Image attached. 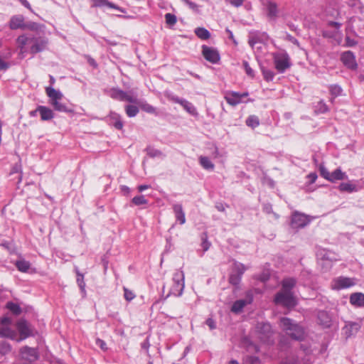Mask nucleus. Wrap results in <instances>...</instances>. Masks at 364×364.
Masks as SVG:
<instances>
[{
	"mask_svg": "<svg viewBox=\"0 0 364 364\" xmlns=\"http://www.w3.org/2000/svg\"><path fill=\"white\" fill-rule=\"evenodd\" d=\"M22 166L20 162L16 163L11 169V174L18 173L19 180L21 179Z\"/></svg>",
	"mask_w": 364,
	"mask_h": 364,
	"instance_id": "48",
	"label": "nucleus"
},
{
	"mask_svg": "<svg viewBox=\"0 0 364 364\" xmlns=\"http://www.w3.org/2000/svg\"><path fill=\"white\" fill-rule=\"evenodd\" d=\"M203 55L208 61L215 64L220 60V55L218 52L212 48L203 46Z\"/></svg>",
	"mask_w": 364,
	"mask_h": 364,
	"instance_id": "12",
	"label": "nucleus"
},
{
	"mask_svg": "<svg viewBox=\"0 0 364 364\" xmlns=\"http://www.w3.org/2000/svg\"><path fill=\"white\" fill-rule=\"evenodd\" d=\"M329 92L333 97H336L341 95L343 90L338 85H331L329 86Z\"/></svg>",
	"mask_w": 364,
	"mask_h": 364,
	"instance_id": "37",
	"label": "nucleus"
},
{
	"mask_svg": "<svg viewBox=\"0 0 364 364\" xmlns=\"http://www.w3.org/2000/svg\"><path fill=\"white\" fill-rule=\"evenodd\" d=\"M141 109L149 114H156V109L153 107L152 105L146 103V102H142L140 104Z\"/></svg>",
	"mask_w": 364,
	"mask_h": 364,
	"instance_id": "41",
	"label": "nucleus"
},
{
	"mask_svg": "<svg viewBox=\"0 0 364 364\" xmlns=\"http://www.w3.org/2000/svg\"><path fill=\"white\" fill-rule=\"evenodd\" d=\"M353 284L352 280L347 277H339L335 281V287L338 289L348 288Z\"/></svg>",
	"mask_w": 364,
	"mask_h": 364,
	"instance_id": "26",
	"label": "nucleus"
},
{
	"mask_svg": "<svg viewBox=\"0 0 364 364\" xmlns=\"http://www.w3.org/2000/svg\"><path fill=\"white\" fill-rule=\"evenodd\" d=\"M31 41L33 42V44L31 47V53L33 54H36L44 50L48 44V41L46 39L41 38H32Z\"/></svg>",
	"mask_w": 364,
	"mask_h": 364,
	"instance_id": "14",
	"label": "nucleus"
},
{
	"mask_svg": "<svg viewBox=\"0 0 364 364\" xmlns=\"http://www.w3.org/2000/svg\"><path fill=\"white\" fill-rule=\"evenodd\" d=\"M16 336V332L9 327L0 328V337L9 338L10 339H15Z\"/></svg>",
	"mask_w": 364,
	"mask_h": 364,
	"instance_id": "29",
	"label": "nucleus"
},
{
	"mask_svg": "<svg viewBox=\"0 0 364 364\" xmlns=\"http://www.w3.org/2000/svg\"><path fill=\"white\" fill-rule=\"evenodd\" d=\"M360 189L361 186L350 182L341 183L338 186V190L341 192H346L349 193L358 192Z\"/></svg>",
	"mask_w": 364,
	"mask_h": 364,
	"instance_id": "21",
	"label": "nucleus"
},
{
	"mask_svg": "<svg viewBox=\"0 0 364 364\" xmlns=\"http://www.w3.org/2000/svg\"><path fill=\"white\" fill-rule=\"evenodd\" d=\"M328 109V106L323 101H320L316 107V111L318 113H325Z\"/></svg>",
	"mask_w": 364,
	"mask_h": 364,
	"instance_id": "49",
	"label": "nucleus"
},
{
	"mask_svg": "<svg viewBox=\"0 0 364 364\" xmlns=\"http://www.w3.org/2000/svg\"><path fill=\"white\" fill-rule=\"evenodd\" d=\"M318 323L324 328L330 327L331 318L329 314L325 311H320L317 314Z\"/></svg>",
	"mask_w": 364,
	"mask_h": 364,
	"instance_id": "20",
	"label": "nucleus"
},
{
	"mask_svg": "<svg viewBox=\"0 0 364 364\" xmlns=\"http://www.w3.org/2000/svg\"><path fill=\"white\" fill-rule=\"evenodd\" d=\"M125 111L128 117H134L138 114L139 109L134 105H127L125 107Z\"/></svg>",
	"mask_w": 364,
	"mask_h": 364,
	"instance_id": "38",
	"label": "nucleus"
},
{
	"mask_svg": "<svg viewBox=\"0 0 364 364\" xmlns=\"http://www.w3.org/2000/svg\"><path fill=\"white\" fill-rule=\"evenodd\" d=\"M15 264L18 270L22 272H28L31 267L30 262L23 259L17 260Z\"/></svg>",
	"mask_w": 364,
	"mask_h": 364,
	"instance_id": "33",
	"label": "nucleus"
},
{
	"mask_svg": "<svg viewBox=\"0 0 364 364\" xmlns=\"http://www.w3.org/2000/svg\"><path fill=\"white\" fill-rule=\"evenodd\" d=\"M93 1L92 6L95 7H102V6H107L111 9H116L122 13H126V11L124 9L119 7V6L107 1V0H92Z\"/></svg>",
	"mask_w": 364,
	"mask_h": 364,
	"instance_id": "19",
	"label": "nucleus"
},
{
	"mask_svg": "<svg viewBox=\"0 0 364 364\" xmlns=\"http://www.w3.org/2000/svg\"><path fill=\"white\" fill-rule=\"evenodd\" d=\"M111 123L114 125V127L117 129H122L123 127V123L121 120V117L119 114L117 113L111 112L109 116Z\"/></svg>",
	"mask_w": 364,
	"mask_h": 364,
	"instance_id": "28",
	"label": "nucleus"
},
{
	"mask_svg": "<svg viewBox=\"0 0 364 364\" xmlns=\"http://www.w3.org/2000/svg\"><path fill=\"white\" fill-rule=\"evenodd\" d=\"M6 308L9 309L15 316H18L21 314L22 309L18 304L12 301H9L6 304Z\"/></svg>",
	"mask_w": 364,
	"mask_h": 364,
	"instance_id": "34",
	"label": "nucleus"
},
{
	"mask_svg": "<svg viewBox=\"0 0 364 364\" xmlns=\"http://www.w3.org/2000/svg\"><path fill=\"white\" fill-rule=\"evenodd\" d=\"M95 344L96 346L100 347L103 351H107L108 349L106 343L100 338L96 339Z\"/></svg>",
	"mask_w": 364,
	"mask_h": 364,
	"instance_id": "55",
	"label": "nucleus"
},
{
	"mask_svg": "<svg viewBox=\"0 0 364 364\" xmlns=\"http://www.w3.org/2000/svg\"><path fill=\"white\" fill-rule=\"evenodd\" d=\"M225 207H228V205H225L223 203L218 202L215 203V208L220 212H225Z\"/></svg>",
	"mask_w": 364,
	"mask_h": 364,
	"instance_id": "60",
	"label": "nucleus"
},
{
	"mask_svg": "<svg viewBox=\"0 0 364 364\" xmlns=\"http://www.w3.org/2000/svg\"><path fill=\"white\" fill-rule=\"evenodd\" d=\"M205 323L209 326V328L213 330V329H215L216 328V325H215V321L211 318H208L206 321H205Z\"/></svg>",
	"mask_w": 364,
	"mask_h": 364,
	"instance_id": "58",
	"label": "nucleus"
},
{
	"mask_svg": "<svg viewBox=\"0 0 364 364\" xmlns=\"http://www.w3.org/2000/svg\"><path fill=\"white\" fill-rule=\"evenodd\" d=\"M341 61L350 70H355L357 68V63L355 61V56L351 51H346L341 55Z\"/></svg>",
	"mask_w": 364,
	"mask_h": 364,
	"instance_id": "13",
	"label": "nucleus"
},
{
	"mask_svg": "<svg viewBox=\"0 0 364 364\" xmlns=\"http://www.w3.org/2000/svg\"><path fill=\"white\" fill-rule=\"evenodd\" d=\"M248 299H238L236 300L231 307V311L235 314L240 313L243 308L248 304H250L252 301V296L251 295L247 294Z\"/></svg>",
	"mask_w": 364,
	"mask_h": 364,
	"instance_id": "16",
	"label": "nucleus"
},
{
	"mask_svg": "<svg viewBox=\"0 0 364 364\" xmlns=\"http://www.w3.org/2000/svg\"><path fill=\"white\" fill-rule=\"evenodd\" d=\"M255 328L259 338L264 342H267L273 335L272 326L269 322H258Z\"/></svg>",
	"mask_w": 364,
	"mask_h": 364,
	"instance_id": "8",
	"label": "nucleus"
},
{
	"mask_svg": "<svg viewBox=\"0 0 364 364\" xmlns=\"http://www.w3.org/2000/svg\"><path fill=\"white\" fill-rule=\"evenodd\" d=\"M280 326L283 331L292 339L295 341H302L304 339V328L293 319L282 317L280 318Z\"/></svg>",
	"mask_w": 364,
	"mask_h": 364,
	"instance_id": "1",
	"label": "nucleus"
},
{
	"mask_svg": "<svg viewBox=\"0 0 364 364\" xmlns=\"http://www.w3.org/2000/svg\"><path fill=\"white\" fill-rule=\"evenodd\" d=\"M350 302L355 306H364V294L360 292L352 294L350 296Z\"/></svg>",
	"mask_w": 364,
	"mask_h": 364,
	"instance_id": "24",
	"label": "nucleus"
},
{
	"mask_svg": "<svg viewBox=\"0 0 364 364\" xmlns=\"http://www.w3.org/2000/svg\"><path fill=\"white\" fill-rule=\"evenodd\" d=\"M186 4H187L191 9L198 12L199 11V6L191 0H182Z\"/></svg>",
	"mask_w": 364,
	"mask_h": 364,
	"instance_id": "53",
	"label": "nucleus"
},
{
	"mask_svg": "<svg viewBox=\"0 0 364 364\" xmlns=\"http://www.w3.org/2000/svg\"><path fill=\"white\" fill-rule=\"evenodd\" d=\"M146 151L148 156L151 158H161L163 156L160 151L151 146L146 149Z\"/></svg>",
	"mask_w": 364,
	"mask_h": 364,
	"instance_id": "39",
	"label": "nucleus"
},
{
	"mask_svg": "<svg viewBox=\"0 0 364 364\" xmlns=\"http://www.w3.org/2000/svg\"><path fill=\"white\" fill-rule=\"evenodd\" d=\"M362 323L360 322H348L346 324L343 330L345 331L346 337L350 338L355 335L360 329Z\"/></svg>",
	"mask_w": 364,
	"mask_h": 364,
	"instance_id": "15",
	"label": "nucleus"
},
{
	"mask_svg": "<svg viewBox=\"0 0 364 364\" xmlns=\"http://www.w3.org/2000/svg\"><path fill=\"white\" fill-rule=\"evenodd\" d=\"M165 20L166 23L170 26L175 25L177 21L176 16L171 13L165 14Z\"/></svg>",
	"mask_w": 364,
	"mask_h": 364,
	"instance_id": "45",
	"label": "nucleus"
},
{
	"mask_svg": "<svg viewBox=\"0 0 364 364\" xmlns=\"http://www.w3.org/2000/svg\"><path fill=\"white\" fill-rule=\"evenodd\" d=\"M275 68L279 73H283L291 65L290 57L284 51H279L272 54Z\"/></svg>",
	"mask_w": 364,
	"mask_h": 364,
	"instance_id": "3",
	"label": "nucleus"
},
{
	"mask_svg": "<svg viewBox=\"0 0 364 364\" xmlns=\"http://www.w3.org/2000/svg\"><path fill=\"white\" fill-rule=\"evenodd\" d=\"M267 15L271 18H274L277 16V6L272 1H268L266 5Z\"/></svg>",
	"mask_w": 364,
	"mask_h": 364,
	"instance_id": "30",
	"label": "nucleus"
},
{
	"mask_svg": "<svg viewBox=\"0 0 364 364\" xmlns=\"http://www.w3.org/2000/svg\"><path fill=\"white\" fill-rule=\"evenodd\" d=\"M24 27V17L22 15H15L11 18L9 28L11 30H16Z\"/></svg>",
	"mask_w": 364,
	"mask_h": 364,
	"instance_id": "18",
	"label": "nucleus"
},
{
	"mask_svg": "<svg viewBox=\"0 0 364 364\" xmlns=\"http://www.w3.org/2000/svg\"><path fill=\"white\" fill-rule=\"evenodd\" d=\"M247 96L248 92L240 93L237 92L232 91L227 92L225 94V99L229 105L232 106H235L242 102H244L242 98L246 97Z\"/></svg>",
	"mask_w": 364,
	"mask_h": 364,
	"instance_id": "11",
	"label": "nucleus"
},
{
	"mask_svg": "<svg viewBox=\"0 0 364 364\" xmlns=\"http://www.w3.org/2000/svg\"><path fill=\"white\" fill-rule=\"evenodd\" d=\"M16 328L20 333V338L17 340L18 342L34 336L33 329L24 318H21L17 321Z\"/></svg>",
	"mask_w": 364,
	"mask_h": 364,
	"instance_id": "9",
	"label": "nucleus"
},
{
	"mask_svg": "<svg viewBox=\"0 0 364 364\" xmlns=\"http://www.w3.org/2000/svg\"><path fill=\"white\" fill-rule=\"evenodd\" d=\"M263 77L267 81H272L274 79V73L268 69L262 68Z\"/></svg>",
	"mask_w": 364,
	"mask_h": 364,
	"instance_id": "44",
	"label": "nucleus"
},
{
	"mask_svg": "<svg viewBox=\"0 0 364 364\" xmlns=\"http://www.w3.org/2000/svg\"><path fill=\"white\" fill-rule=\"evenodd\" d=\"M308 178L309 179V182L311 183H314L316 178H317V174L316 173H310L308 176H307Z\"/></svg>",
	"mask_w": 364,
	"mask_h": 364,
	"instance_id": "63",
	"label": "nucleus"
},
{
	"mask_svg": "<svg viewBox=\"0 0 364 364\" xmlns=\"http://www.w3.org/2000/svg\"><path fill=\"white\" fill-rule=\"evenodd\" d=\"M315 218L295 211L291 216V225L293 228H303Z\"/></svg>",
	"mask_w": 364,
	"mask_h": 364,
	"instance_id": "7",
	"label": "nucleus"
},
{
	"mask_svg": "<svg viewBox=\"0 0 364 364\" xmlns=\"http://www.w3.org/2000/svg\"><path fill=\"white\" fill-rule=\"evenodd\" d=\"M21 353L23 355H26L25 359L30 362L36 361L39 358L38 351L33 348L24 346L21 349Z\"/></svg>",
	"mask_w": 364,
	"mask_h": 364,
	"instance_id": "17",
	"label": "nucleus"
},
{
	"mask_svg": "<svg viewBox=\"0 0 364 364\" xmlns=\"http://www.w3.org/2000/svg\"><path fill=\"white\" fill-rule=\"evenodd\" d=\"M320 174L322 177H323L325 179L328 181V178H330L329 171L327 170L326 168H325L323 165H320L319 167Z\"/></svg>",
	"mask_w": 364,
	"mask_h": 364,
	"instance_id": "52",
	"label": "nucleus"
},
{
	"mask_svg": "<svg viewBox=\"0 0 364 364\" xmlns=\"http://www.w3.org/2000/svg\"><path fill=\"white\" fill-rule=\"evenodd\" d=\"M196 35L202 40H207L210 38V32L205 28H196L195 29Z\"/></svg>",
	"mask_w": 364,
	"mask_h": 364,
	"instance_id": "35",
	"label": "nucleus"
},
{
	"mask_svg": "<svg viewBox=\"0 0 364 364\" xmlns=\"http://www.w3.org/2000/svg\"><path fill=\"white\" fill-rule=\"evenodd\" d=\"M75 272H76V274H77V285L79 286L80 289V291L82 292V294L84 295H85L86 294V291H85V281H84V276L82 274H81L80 272V271L78 270V269L76 267L75 268Z\"/></svg>",
	"mask_w": 364,
	"mask_h": 364,
	"instance_id": "32",
	"label": "nucleus"
},
{
	"mask_svg": "<svg viewBox=\"0 0 364 364\" xmlns=\"http://www.w3.org/2000/svg\"><path fill=\"white\" fill-rule=\"evenodd\" d=\"M346 46L353 47L357 44V41L355 39L350 38L349 36L346 37Z\"/></svg>",
	"mask_w": 364,
	"mask_h": 364,
	"instance_id": "56",
	"label": "nucleus"
},
{
	"mask_svg": "<svg viewBox=\"0 0 364 364\" xmlns=\"http://www.w3.org/2000/svg\"><path fill=\"white\" fill-rule=\"evenodd\" d=\"M46 92L49 97V103L55 110L61 112H70L67 105L61 102L63 95L60 91L57 90L52 87H47L46 88Z\"/></svg>",
	"mask_w": 364,
	"mask_h": 364,
	"instance_id": "2",
	"label": "nucleus"
},
{
	"mask_svg": "<svg viewBox=\"0 0 364 364\" xmlns=\"http://www.w3.org/2000/svg\"><path fill=\"white\" fill-rule=\"evenodd\" d=\"M348 178V176L345 172H343L340 168H336L330 174V178L328 181L334 183L336 181H341Z\"/></svg>",
	"mask_w": 364,
	"mask_h": 364,
	"instance_id": "27",
	"label": "nucleus"
},
{
	"mask_svg": "<svg viewBox=\"0 0 364 364\" xmlns=\"http://www.w3.org/2000/svg\"><path fill=\"white\" fill-rule=\"evenodd\" d=\"M124 296L127 301H130L135 297V294L127 288L124 287Z\"/></svg>",
	"mask_w": 364,
	"mask_h": 364,
	"instance_id": "50",
	"label": "nucleus"
},
{
	"mask_svg": "<svg viewBox=\"0 0 364 364\" xmlns=\"http://www.w3.org/2000/svg\"><path fill=\"white\" fill-rule=\"evenodd\" d=\"M263 209L267 213H270L272 212V206L270 203L264 204L263 206Z\"/></svg>",
	"mask_w": 364,
	"mask_h": 364,
	"instance_id": "64",
	"label": "nucleus"
},
{
	"mask_svg": "<svg viewBox=\"0 0 364 364\" xmlns=\"http://www.w3.org/2000/svg\"><path fill=\"white\" fill-rule=\"evenodd\" d=\"M38 110H39L41 118L43 121L50 120L54 117V114L53 111L46 106H38Z\"/></svg>",
	"mask_w": 364,
	"mask_h": 364,
	"instance_id": "25",
	"label": "nucleus"
},
{
	"mask_svg": "<svg viewBox=\"0 0 364 364\" xmlns=\"http://www.w3.org/2000/svg\"><path fill=\"white\" fill-rule=\"evenodd\" d=\"M11 318L8 316H4L1 318V324L4 326H9L11 323Z\"/></svg>",
	"mask_w": 364,
	"mask_h": 364,
	"instance_id": "59",
	"label": "nucleus"
},
{
	"mask_svg": "<svg viewBox=\"0 0 364 364\" xmlns=\"http://www.w3.org/2000/svg\"><path fill=\"white\" fill-rule=\"evenodd\" d=\"M246 124L252 128H255L259 126V121L257 116L251 115L246 119Z\"/></svg>",
	"mask_w": 364,
	"mask_h": 364,
	"instance_id": "36",
	"label": "nucleus"
},
{
	"mask_svg": "<svg viewBox=\"0 0 364 364\" xmlns=\"http://www.w3.org/2000/svg\"><path fill=\"white\" fill-rule=\"evenodd\" d=\"M245 270V266L242 264H240L237 266L236 273L237 274H240V276L242 277V275L243 274Z\"/></svg>",
	"mask_w": 364,
	"mask_h": 364,
	"instance_id": "61",
	"label": "nucleus"
},
{
	"mask_svg": "<svg viewBox=\"0 0 364 364\" xmlns=\"http://www.w3.org/2000/svg\"><path fill=\"white\" fill-rule=\"evenodd\" d=\"M109 95L114 100L119 101H127L129 102L136 103L137 100L136 97L131 96L127 92L117 88H112L109 91Z\"/></svg>",
	"mask_w": 364,
	"mask_h": 364,
	"instance_id": "10",
	"label": "nucleus"
},
{
	"mask_svg": "<svg viewBox=\"0 0 364 364\" xmlns=\"http://www.w3.org/2000/svg\"><path fill=\"white\" fill-rule=\"evenodd\" d=\"M262 182L263 183L268 185L271 188L274 187V181L269 177H264L262 179Z\"/></svg>",
	"mask_w": 364,
	"mask_h": 364,
	"instance_id": "57",
	"label": "nucleus"
},
{
	"mask_svg": "<svg viewBox=\"0 0 364 364\" xmlns=\"http://www.w3.org/2000/svg\"><path fill=\"white\" fill-rule=\"evenodd\" d=\"M173 285L171 289L170 294L176 296L182 295L185 284H184V274L183 271H177L174 273L173 277Z\"/></svg>",
	"mask_w": 364,
	"mask_h": 364,
	"instance_id": "6",
	"label": "nucleus"
},
{
	"mask_svg": "<svg viewBox=\"0 0 364 364\" xmlns=\"http://www.w3.org/2000/svg\"><path fill=\"white\" fill-rule=\"evenodd\" d=\"M296 284V279L293 277L285 278L282 282V289L281 290L293 292L292 289L295 287Z\"/></svg>",
	"mask_w": 364,
	"mask_h": 364,
	"instance_id": "23",
	"label": "nucleus"
},
{
	"mask_svg": "<svg viewBox=\"0 0 364 364\" xmlns=\"http://www.w3.org/2000/svg\"><path fill=\"white\" fill-rule=\"evenodd\" d=\"M166 97L170 101L181 105L183 108L191 116L195 117L198 116V112L196 107L189 101L186 100V99L180 98L171 93L167 94Z\"/></svg>",
	"mask_w": 364,
	"mask_h": 364,
	"instance_id": "5",
	"label": "nucleus"
},
{
	"mask_svg": "<svg viewBox=\"0 0 364 364\" xmlns=\"http://www.w3.org/2000/svg\"><path fill=\"white\" fill-rule=\"evenodd\" d=\"M243 67L247 75L250 76L251 77L255 76L254 70L250 68L249 63L247 61H243Z\"/></svg>",
	"mask_w": 364,
	"mask_h": 364,
	"instance_id": "51",
	"label": "nucleus"
},
{
	"mask_svg": "<svg viewBox=\"0 0 364 364\" xmlns=\"http://www.w3.org/2000/svg\"><path fill=\"white\" fill-rule=\"evenodd\" d=\"M230 4L234 6L239 7L242 5L244 0H228Z\"/></svg>",
	"mask_w": 364,
	"mask_h": 364,
	"instance_id": "62",
	"label": "nucleus"
},
{
	"mask_svg": "<svg viewBox=\"0 0 364 364\" xmlns=\"http://www.w3.org/2000/svg\"><path fill=\"white\" fill-rule=\"evenodd\" d=\"M274 303L287 308H294L297 305V301L293 292L280 290L275 294Z\"/></svg>",
	"mask_w": 364,
	"mask_h": 364,
	"instance_id": "4",
	"label": "nucleus"
},
{
	"mask_svg": "<svg viewBox=\"0 0 364 364\" xmlns=\"http://www.w3.org/2000/svg\"><path fill=\"white\" fill-rule=\"evenodd\" d=\"M173 213L175 214V217L177 221L179 222L181 225H183L186 223V216L185 213L183 211V207L181 204H174L173 205Z\"/></svg>",
	"mask_w": 364,
	"mask_h": 364,
	"instance_id": "22",
	"label": "nucleus"
},
{
	"mask_svg": "<svg viewBox=\"0 0 364 364\" xmlns=\"http://www.w3.org/2000/svg\"><path fill=\"white\" fill-rule=\"evenodd\" d=\"M18 47L20 48V53L23 54L25 52V46L30 41L31 38H28L25 35H21L16 39Z\"/></svg>",
	"mask_w": 364,
	"mask_h": 364,
	"instance_id": "31",
	"label": "nucleus"
},
{
	"mask_svg": "<svg viewBox=\"0 0 364 364\" xmlns=\"http://www.w3.org/2000/svg\"><path fill=\"white\" fill-rule=\"evenodd\" d=\"M200 165L208 171H213L214 168V164L212 163V161H198Z\"/></svg>",
	"mask_w": 364,
	"mask_h": 364,
	"instance_id": "47",
	"label": "nucleus"
},
{
	"mask_svg": "<svg viewBox=\"0 0 364 364\" xmlns=\"http://www.w3.org/2000/svg\"><path fill=\"white\" fill-rule=\"evenodd\" d=\"M132 202L135 205H145V204L148 203V200L145 198L144 196H143V195L134 196L132 198Z\"/></svg>",
	"mask_w": 364,
	"mask_h": 364,
	"instance_id": "40",
	"label": "nucleus"
},
{
	"mask_svg": "<svg viewBox=\"0 0 364 364\" xmlns=\"http://www.w3.org/2000/svg\"><path fill=\"white\" fill-rule=\"evenodd\" d=\"M241 278L242 277L240 276V274H237L236 272L232 273L230 275L229 282L231 284H232L234 286H237L240 284V282L241 281Z\"/></svg>",
	"mask_w": 364,
	"mask_h": 364,
	"instance_id": "43",
	"label": "nucleus"
},
{
	"mask_svg": "<svg viewBox=\"0 0 364 364\" xmlns=\"http://www.w3.org/2000/svg\"><path fill=\"white\" fill-rule=\"evenodd\" d=\"M201 240H202V242H201V246L203 249V251L205 252L207 251L210 247V242H208V237H207V234L206 233H203L202 236H201Z\"/></svg>",
	"mask_w": 364,
	"mask_h": 364,
	"instance_id": "46",
	"label": "nucleus"
},
{
	"mask_svg": "<svg viewBox=\"0 0 364 364\" xmlns=\"http://www.w3.org/2000/svg\"><path fill=\"white\" fill-rule=\"evenodd\" d=\"M11 350V345L6 341L0 342V353L6 355Z\"/></svg>",
	"mask_w": 364,
	"mask_h": 364,
	"instance_id": "42",
	"label": "nucleus"
},
{
	"mask_svg": "<svg viewBox=\"0 0 364 364\" xmlns=\"http://www.w3.org/2000/svg\"><path fill=\"white\" fill-rule=\"evenodd\" d=\"M279 364H299L298 358H287L282 360Z\"/></svg>",
	"mask_w": 364,
	"mask_h": 364,
	"instance_id": "54",
	"label": "nucleus"
}]
</instances>
